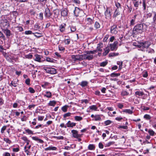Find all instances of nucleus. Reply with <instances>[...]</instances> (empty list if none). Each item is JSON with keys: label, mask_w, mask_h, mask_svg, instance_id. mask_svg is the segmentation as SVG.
<instances>
[{"label": "nucleus", "mask_w": 156, "mask_h": 156, "mask_svg": "<svg viewBox=\"0 0 156 156\" xmlns=\"http://www.w3.org/2000/svg\"><path fill=\"white\" fill-rule=\"evenodd\" d=\"M6 58V59H9V56L5 52H4L3 54H2Z\"/></svg>", "instance_id": "680f3d73"}, {"label": "nucleus", "mask_w": 156, "mask_h": 156, "mask_svg": "<svg viewBox=\"0 0 156 156\" xmlns=\"http://www.w3.org/2000/svg\"><path fill=\"white\" fill-rule=\"evenodd\" d=\"M57 149V148L55 147L50 146L44 149V150L45 151L48 150H53L55 151Z\"/></svg>", "instance_id": "a211bd4d"}, {"label": "nucleus", "mask_w": 156, "mask_h": 156, "mask_svg": "<svg viewBox=\"0 0 156 156\" xmlns=\"http://www.w3.org/2000/svg\"><path fill=\"white\" fill-rule=\"evenodd\" d=\"M104 51H105L103 53V55L105 56L109 53L110 51V49L109 48L106 47L104 49Z\"/></svg>", "instance_id": "6ab92c4d"}, {"label": "nucleus", "mask_w": 156, "mask_h": 156, "mask_svg": "<svg viewBox=\"0 0 156 156\" xmlns=\"http://www.w3.org/2000/svg\"><path fill=\"white\" fill-rule=\"evenodd\" d=\"M108 63L107 61L103 62L100 63V65L101 66L105 67Z\"/></svg>", "instance_id": "58836bf2"}, {"label": "nucleus", "mask_w": 156, "mask_h": 156, "mask_svg": "<svg viewBox=\"0 0 156 156\" xmlns=\"http://www.w3.org/2000/svg\"><path fill=\"white\" fill-rule=\"evenodd\" d=\"M12 1H13L16 2H19L20 3L27 2L28 0H11Z\"/></svg>", "instance_id": "2f4dec72"}, {"label": "nucleus", "mask_w": 156, "mask_h": 156, "mask_svg": "<svg viewBox=\"0 0 156 156\" xmlns=\"http://www.w3.org/2000/svg\"><path fill=\"white\" fill-rule=\"evenodd\" d=\"M87 84L88 83L86 81H83L81 82L80 85L82 87H84L87 86Z\"/></svg>", "instance_id": "bb28decb"}, {"label": "nucleus", "mask_w": 156, "mask_h": 156, "mask_svg": "<svg viewBox=\"0 0 156 156\" xmlns=\"http://www.w3.org/2000/svg\"><path fill=\"white\" fill-rule=\"evenodd\" d=\"M115 144V142L114 141L110 142L106 144L105 147H109L111 145L113 144Z\"/></svg>", "instance_id": "603ef678"}, {"label": "nucleus", "mask_w": 156, "mask_h": 156, "mask_svg": "<svg viewBox=\"0 0 156 156\" xmlns=\"http://www.w3.org/2000/svg\"><path fill=\"white\" fill-rule=\"evenodd\" d=\"M54 60V59L52 58L47 57L46 58V61L48 62H53Z\"/></svg>", "instance_id": "4c0bfd02"}, {"label": "nucleus", "mask_w": 156, "mask_h": 156, "mask_svg": "<svg viewBox=\"0 0 156 156\" xmlns=\"http://www.w3.org/2000/svg\"><path fill=\"white\" fill-rule=\"evenodd\" d=\"M30 79L28 78L27 79L25 80V83L27 85L30 84Z\"/></svg>", "instance_id": "69168bd1"}, {"label": "nucleus", "mask_w": 156, "mask_h": 156, "mask_svg": "<svg viewBox=\"0 0 156 156\" xmlns=\"http://www.w3.org/2000/svg\"><path fill=\"white\" fill-rule=\"evenodd\" d=\"M9 22L6 20H3L0 24V26L2 29L3 27L4 28V29H7V27L9 26Z\"/></svg>", "instance_id": "7ed1b4c3"}, {"label": "nucleus", "mask_w": 156, "mask_h": 156, "mask_svg": "<svg viewBox=\"0 0 156 156\" xmlns=\"http://www.w3.org/2000/svg\"><path fill=\"white\" fill-rule=\"evenodd\" d=\"M81 11H82V10H80V9L79 8L75 7L73 11L75 16L76 17L79 16Z\"/></svg>", "instance_id": "6e6552de"}, {"label": "nucleus", "mask_w": 156, "mask_h": 156, "mask_svg": "<svg viewBox=\"0 0 156 156\" xmlns=\"http://www.w3.org/2000/svg\"><path fill=\"white\" fill-rule=\"evenodd\" d=\"M101 119L100 115H96L94 116V120L95 121H101Z\"/></svg>", "instance_id": "5701e85b"}, {"label": "nucleus", "mask_w": 156, "mask_h": 156, "mask_svg": "<svg viewBox=\"0 0 156 156\" xmlns=\"http://www.w3.org/2000/svg\"><path fill=\"white\" fill-rule=\"evenodd\" d=\"M134 5L136 7H138L139 5V2L138 1H136L133 2Z\"/></svg>", "instance_id": "5fc2aeb1"}, {"label": "nucleus", "mask_w": 156, "mask_h": 156, "mask_svg": "<svg viewBox=\"0 0 156 156\" xmlns=\"http://www.w3.org/2000/svg\"><path fill=\"white\" fill-rule=\"evenodd\" d=\"M68 11L67 9L65 8L62 10L61 12V14L62 16L65 17L67 16L68 15Z\"/></svg>", "instance_id": "f8f14e48"}, {"label": "nucleus", "mask_w": 156, "mask_h": 156, "mask_svg": "<svg viewBox=\"0 0 156 156\" xmlns=\"http://www.w3.org/2000/svg\"><path fill=\"white\" fill-rule=\"evenodd\" d=\"M81 55H76V57L77 58V61H81L83 60V58H81Z\"/></svg>", "instance_id": "3c124183"}, {"label": "nucleus", "mask_w": 156, "mask_h": 156, "mask_svg": "<svg viewBox=\"0 0 156 156\" xmlns=\"http://www.w3.org/2000/svg\"><path fill=\"white\" fill-rule=\"evenodd\" d=\"M9 85L10 86H13L14 87H15L17 86V83L15 81L13 82L12 81Z\"/></svg>", "instance_id": "ea45409f"}, {"label": "nucleus", "mask_w": 156, "mask_h": 156, "mask_svg": "<svg viewBox=\"0 0 156 156\" xmlns=\"http://www.w3.org/2000/svg\"><path fill=\"white\" fill-rule=\"evenodd\" d=\"M151 44V43L149 41H145L144 42H141V45L144 48H147Z\"/></svg>", "instance_id": "9d476101"}, {"label": "nucleus", "mask_w": 156, "mask_h": 156, "mask_svg": "<svg viewBox=\"0 0 156 156\" xmlns=\"http://www.w3.org/2000/svg\"><path fill=\"white\" fill-rule=\"evenodd\" d=\"M95 52H96V51H95V50L93 51H88L86 52H87V54L89 55H90V54H94Z\"/></svg>", "instance_id": "6e6d98bb"}, {"label": "nucleus", "mask_w": 156, "mask_h": 156, "mask_svg": "<svg viewBox=\"0 0 156 156\" xmlns=\"http://www.w3.org/2000/svg\"><path fill=\"white\" fill-rule=\"evenodd\" d=\"M123 112L127 113L130 114H131L133 113V112L129 109H125L123 111Z\"/></svg>", "instance_id": "473e14b6"}, {"label": "nucleus", "mask_w": 156, "mask_h": 156, "mask_svg": "<svg viewBox=\"0 0 156 156\" xmlns=\"http://www.w3.org/2000/svg\"><path fill=\"white\" fill-rule=\"evenodd\" d=\"M53 137L55 138H56L58 140H62L63 139L64 137L63 136H53Z\"/></svg>", "instance_id": "e2e57ef3"}, {"label": "nucleus", "mask_w": 156, "mask_h": 156, "mask_svg": "<svg viewBox=\"0 0 156 156\" xmlns=\"http://www.w3.org/2000/svg\"><path fill=\"white\" fill-rule=\"evenodd\" d=\"M110 33L112 34H116L118 33V29L117 26L116 24H114L111 26L110 28Z\"/></svg>", "instance_id": "20e7f679"}, {"label": "nucleus", "mask_w": 156, "mask_h": 156, "mask_svg": "<svg viewBox=\"0 0 156 156\" xmlns=\"http://www.w3.org/2000/svg\"><path fill=\"white\" fill-rule=\"evenodd\" d=\"M144 24L143 23L137 24L136 25L133 29V32L134 34H141L144 31Z\"/></svg>", "instance_id": "f257e3e1"}, {"label": "nucleus", "mask_w": 156, "mask_h": 156, "mask_svg": "<svg viewBox=\"0 0 156 156\" xmlns=\"http://www.w3.org/2000/svg\"><path fill=\"white\" fill-rule=\"evenodd\" d=\"M28 90L30 93H34L35 92V90L32 87H30L28 89Z\"/></svg>", "instance_id": "49530a36"}, {"label": "nucleus", "mask_w": 156, "mask_h": 156, "mask_svg": "<svg viewBox=\"0 0 156 156\" xmlns=\"http://www.w3.org/2000/svg\"><path fill=\"white\" fill-rule=\"evenodd\" d=\"M6 126H4L1 129V133H4V131L6 129Z\"/></svg>", "instance_id": "4d7b16f0"}, {"label": "nucleus", "mask_w": 156, "mask_h": 156, "mask_svg": "<svg viewBox=\"0 0 156 156\" xmlns=\"http://www.w3.org/2000/svg\"><path fill=\"white\" fill-rule=\"evenodd\" d=\"M3 140L7 143L10 144L12 143L11 141L8 138H4Z\"/></svg>", "instance_id": "e433bc0d"}, {"label": "nucleus", "mask_w": 156, "mask_h": 156, "mask_svg": "<svg viewBox=\"0 0 156 156\" xmlns=\"http://www.w3.org/2000/svg\"><path fill=\"white\" fill-rule=\"evenodd\" d=\"M100 25L99 23L97 22L95 23L94 27L96 29H98L100 27Z\"/></svg>", "instance_id": "37998d69"}, {"label": "nucleus", "mask_w": 156, "mask_h": 156, "mask_svg": "<svg viewBox=\"0 0 156 156\" xmlns=\"http://www.w3.org/2000/svg\"><path fill=\"white\" fill-rule=\"evenodd\" d=\"M126 6L127 7V9H128V11L129 13H130L132 9V7L131 6H129L128 5H126Z\"/></svg>", "instance_id": "864d4df0"}, {"label": "nucleus", "mask_w": 156, "mask_h": 156, "mask_svg": "<svg viewBox=\"0 0 156 156\" xmlns=\"http://www.w3.org/2000/svg\"><path fill=\"white\" fill-rule=\"evenodd\" d=\"M71 132L72 133L73 137H74L75 138L81 137L83 135L82 134H78V131L76 130H72L71 131Z\"/></svg>", "instance_id": "39448f33"}, {"label": "nucleus", "mask_w": 156, "mask_h": 156, "mask_svg": "<svg viewBox=\"0 0 156 156\" xmlns=\"http://www.w3.org/2000/svg\"><path fill=\"white\" fill-rule=\"evenodd\" d=\"M76 125V123L74 122H71L70 121H69L66 124V125L68 127H73L75 126Z\"/></svg>", "instance_id": "4468645a"}, {"label": "nucleus", "mask_w": 156, "mask_h": 156, "mask_svg": "<svg viewBox=\"0 0 156 156\" xmlns=\"http://www.w3.org/2000/svg\"><path fill=\"white\" fill-rule=\"evenodd\" d=\"M71 114H73V113H71L70 112H68L67 113H65L63 115V118H65L67 117L70 116Z\"/></svg>", "instance_id": "f704fd0d"}, {"label": "nucleus", "mask_w": 156, "mask_h": 156, "mask_svg": "<svg viewBox=\"0 0 156 156\" xmlns=\"http://www.w3.org/2000/svg\"><path fill=\"white\" fill-rule=\"evenodd\" d=\"M135 20L134 19H132L130 21V25L133 26L135 24Z\"/></svg>", "instance_id": "774afa93"}, {"label": "nucleus", "mask_w": 156, "mask_h": 156, "mask_svg": "<svg viewBox=\"0 0 156 156\" xmlns=\"http://www.w3.org/2000/svg\"><path fill=\"white\" fill-rule=\"evenodd\" d=\"M54 13L55 16L58 17L59 14V11L58 9H55L54 11Z\"/></svg>", "instance_id": "cd10ccee"}, {"label": "nucleus", "mask_w": 156, "mask_h": 156, "mask_svg": "<svg viewBox=\"0 0 156 156\" xmlns=\"http://www.w3.org/2000/svg\"><path fill=\"white\" fill-rule=\"evenodd\" d=\"M120 74L116 73H112L110 74V76L111 77L117 76H120Z\"/></svg>", "instance_id": "a18cd8bd"}, {"label": "nucleus", "mask_w": 156, "mask_h": 156, "mask_svg": "<svg viewBox=\"0 0 156 156\" xmlns=\"http://www.w3.org/2000/svg\"><path fill=\"white\" fill-rule=\"evenodd\" d=\"M70 39H66L64 41V43L66 44H68L70 43Z\"/></svg>", "instance_id": "13d9d810"}, {"label": "nucleus", "mask_w": 156, "mask_h": 156, "mask_svg": "<svg viewBox=\"0 0 156 156\" xmlns=\"http://www.w3.org/2000/svg\"><path fill=\"white\" fill-rule=\"evenodd\" d=\"M25 34L26 35L34 34V33H33L31 30H27L25 32Z\"/></svg>", "instance_id": "c03bdc74"}, {"label": "nucleus", "mask_w": 156, "mask_h": 156, "mask_svg": "<svg viewBox=\"0 0 156 156\" xmlns=\"http://www.w3.org/2000/svg\"><path fill=\"white\" fill-rule=\"evenodd\" d=\"M2 30L6 36L7 38H9L11 34L10 31L7 29H2Z\"/></svg>", "instance_id": "9b49d317"}, {"label": "nucleus", "mask_w": 156, "mask_h": 156, "mask_svg": "<svg viewBox=\"0 0 156 156\" xmlns=\"http://www.w3.org/2000/svg\"><path fill=\"white\" fill-rule=\"evenodd\" d=\"M90 109L92 110H94L95 111L97 110L98 108L95 105H92L89 107Z\"/></svg>", "instance_id": "c756f323"}, {"label": "nucleus", "mask_w": 156, "mask_h": 156, "mask_svg": "<svg viewBox=\"0 0 156 156\" xmlns=\"http://www.w3.org/2000/svg\"><path fill=\"white\" fill-rule=\"evenodd\" d=\"M87 20L90 24H92L93 23V20L90 18H88L87 19Z\"/></svg>", "instance_id": "052dcab7"}, {"label": "nucleus", "mask_w": 156, "mask_h": 156, "mask_svg": "<svg viewBox=\"0 0 156 156\" xmlns=\"http://www.w3.org/2000/svg\"><path fill=\"white\" fill-rule=\"evenodd\" d=\"M0 39H2L3 40L5 39V37L2 32L0 31Z\"/></svg>", "instance_id": "c9c22d12"}, {"label": "nucleus", "mask_w": 156, "mask_h": 156, "mask_svg": "<svg viewBox=\"0 0 156 156\" xmlns=\"http://www.w3.org/2000/svg\"><path fill=\"white\" fill-rule=\"evenodd\" d=\"M103 44L102 43H99L98 44V46L96 50L95 51H96V52L98 51H102V49L101 48L102 47V45Z\"/></svg>", "instance_id": "f3484780"}, {"label": "nucleus", "mask_w": 156, "mask_h": 156, "mask_svg": "<svg viewBox=\"0 0 156 156\" xmlns=\"http://www.w3.org/2000/svg\"><path fill=\"white\" fill-rule=\"evenodd\" d=\"M105 15L106 19H108L111 18V11L108 7L106 8V9L105 12Z\"/></svg>", "instance_id": "423d86ee"}, {"label": "nucleus", "mask_w": 156, "mask_h": 156, "mask_svg": "<svg viewBox=\"0 0 156 156\" xmlns=\"http://www.w3.org/2000/svg\"><path fill=\"white\" fill-rule=\"evenodd\" d=\"M56 104V102L54 101H50L48 103V105L50 106H54Z\"/></svg>", "instance_id": "a878e982"}, {"label": "nucleus", "mask_w": 156, "mask_h": 156, "mask_svg": "<svg viewBox=\"0 0 156 156\" xmlns=\"http://www.w3.org/2000/svg\"><path fill=\"white\" fill-rule=\"evenodd\" d=\"M43 69L46 73L50 74H55L57 73L56 69L53 68L45 67H43Z\"/></svg>", "instance_id": "f03ea898"}, {"label": "nucleus", "mask_w": 156, "mask_h": 156, "mask_svg": "<svg viewBox=\"0 0 156 156\" xmlns=\"http://www.w3.org/2000/svg\"><path fill=\"white\" fill-rule=\"evenodd\" d=\"M98 146L100 148L103 149L104 147V146L102 143L101 142L99 143L98 144Z\"/></svg>", "instance_id": "338daca9"}, {"label": "nucleus", "mask_w": 156, "mask_h": 156, "mask_svg": "<svg viewBox=\"0 0 156 156\" xmlns=\"http://www.w3.org/2000/svg\"><path fill=\"white\" fill-rule=\"evenodd\" d=\"M144 119H146L149 120L150 119H151V117L150 115L148 114L145 115L144 117Z\"/></svg>", "instance_id": "09e8293b"}, {"label": "nucleus", "mask_w": 156, "mask_h": 156, "mask_svg": "<svg viewBox=\"0 0 156 156\" xmlns=\"http://www.w3.org/2000/svg\"><path fill=\"white\" fill-rule=\"evenodd\" d=\"M74 118L77 121H80L83 119L82 117L80 116H75Z\"/></svg>", "instance_id": "7c9ffc66"}, {"label": "nucleus", "mask_w": 156, "mask_h": 156, "mask_svg": "<svg viewBox=\"0 0 156 156\" xmlns=\"http://www.w3.org/2000/svg\"><path fill=\"white\" fill-rule=\"evenodd\" d=\"M70 29L71 31L74 32L76 30V29L75 26H72L70 27Z\"/></svg>", "instance_id": "0e129e2a"}, {"label": "nucleus", "mask_w": 156, "mask_h": 156, "mask_svg": "<svg viewBox=\"0 0 156 156\" xmlns=\"http://www.w3.org/2000/svg\"><path fill=\"white\" fill-rule=\"evenodd\" d=\"M35 58L34 59V60L38 62H41V58H42V56L38 54H36L35 55Z\"/></svg>", "instance_id": "dca6fc26"}, {"label": "nucleus", "mask_w": 156, "mask_h": 156, "mask_svg": "<svg viewBox=\"0 0 156 156\" xmlns=\"http://www.w3.org/2000/svg\"><path fill=\"white\" fill-rule=\"evenodd\" d=\"M44 96L48 98H50L52 96V94L51 92L47 91L46 92V94H44Z\"/></svg>", "instance_id": "412c9836"}, {"label": "nucleus", "mask_w": 156, "mask_h": 156, "mask_svg": "<svg viewBox=\"0 0 156 156\" xmlns=\"http://www.w3.org/2000/svg\"><path fill=\"white\" fill-rule=\"evenodd\" d=\"M25 131L26 133H27L28 134H33V132L30 130L27 129H26Z\"/></svg>", "instance_id": "8fccbe9b"}, {"label": "nucleus", "mask_w": 156, "mask_h": 156, "mask_svg": "<svg viewBox=\"0 0 156 156\" xmlns=\"http://www.w3.org/2000/svg\"><path fill=\"white\" fill-rule=\"evenodd\" d=\"M118 43L117 41H115L112 44H110V48L112 51H114L117 49V45Z\"/></svg>", "instance_id": "1a4fd4ad"}, {"label": "nucleus", "mask_w": 156, "mask_h": 156, "mask_svg": "<svg viewBox=\"0 0 156 156\" xmlns=\"http://www.w3.org/2000/svg\"><path fill=\"white\" fill-rule=\"evenodd\" d=\"M93 56L92 55H89V54H87L86 59H87L89 60H90L93 59Z\"/></svg>", "instance_id": "393cba45"}, {"label": "nucleus", "mask_w": 156, "mask_h": 156, "mask_svg": "<svg viewBox=\"0 0 156 156\" xmlns=\"http://www.w3.org/2000/svg\"><path fill=\"white\" fill-rule=\"evenodd\" d=\"M119 14H120V12L119 11V10L118 9H116L114 13V15H113V17L115 18Z\"/></svg>", "instance_id": "aec40b11"}, {"label": "nucleus", "mask_w": 156, "mask_h": 156, "mask_svg": "<svg viewBox=\"0 0 156 156\" xmlns=\"http://www.w3.org/2000/svg\"><path fill=\"white\" fill-rule=\"evenodd\" d=\"M119 55V53H111L109 54V57H112L114 56H117L118 55Z\"/></svg>", "instance_id": "72a5a7b5"}, {"label": "nucleus", "mask_w": 156, "mask_h": 156, "mask_svg": "<svg viewBox=\"0 0 156 156\" xmlns=\"http://www.w3.org/2000/svg\"><path fill=\"white\" fill-rule=\"evenodd\" d=\"M45 16L47 18H49L52 15V13L50 12V10L48 8L45 9Z\"/></svg>", "instance_id": "0eeeda50"}, {"label": "nucleus", "mask_w": 156, "mask_h": 156, "mask_svg": "<svg viewBox=\"0 0 156 156\" xmlns=\"http://www.w3.org/2000/svg\"><path fill=\"white\" fill-rule=\"evenodd\" d=\"M95 148V145L93 144H90L88 147V149L90 150H94Z\"/></svg>", "instance_id": "4be33fe9"}, {"label": "nucleus", "mask_w": 156, "mask_h": 156, "mask_svg": "<svg viewBox=\"0 0 156 156\" xmlns=\"http://www.w3.org/2000/svg\"><path fill=\"white\" fill-rule=\"evenodd\" d=\"M112 122V121L108 120L105 121L104 124H105V126H108Z\"/></svg>", "instance_id": "79ce46f5"}, {"label": "nucleus", "mask_w": 156, "mask_h": 156, "mask_svg": "<svg viewBox=\"0 0 156 156\" xmlns=\"http://www.w3.org/2000/svg\"><path fill=\"white\" fill-rule=\"evenodd\" d=\"M87 54H85L83 55H81V58H83V60H85L86 59V57H87Z\"/></svg>", "instance_id": "bf43d9fd"}, {"label": "nucleus", "mask_w": 156, "mask_h": 156, "mask_svg": "<svg viewBox=\"0 0 156 156\" xmlns=\"http://www.w3.org/2000/svg\"><path fill=\"white\" fill-rule=\"evenodd\" d=\"M68 107V105H66L62 107L61 109L64 112H66L67 111V109Z\"/></svg>", "instance_id": "b1692460"}, {"label": "nucleus", "mask_w": 156, "mask_h": 156, "mask_svg": "<svg viewBox=\"0 0 156 156\" xmlns=\"http://www.w3.org/2000/svg\"><path fill=\"white\" fill-rule=\"evenodd\" d=\"M66 26V24L65 23H63L60 25L59 28L61 32H63L65 31Z\"/></svg>", "instance_id": "ddd939ff"}, {"label": "nucleus", "mask_w": 156, "mask_h": 156, "mask_svg": "<svg viewBox=\"0 0 156 156\" xmlns=\"http://www.w3.org/2000/svg\"><path fill=\"white\" fill-rule=\"evenodd\" d=\"M148 132L149 133L150 135L151 136H154L155 133L151 129L149 130Z\"/></svg>", "instance_id": "de8ad7c7"}, {"label": "nucleus", "mask_w": 156, "mask_h": 156, "mask_svg": "<svg viewBox=\"0 0 156 156\" xmlns=\"http://www.w3.org/2000/svg\"><path fill=\"white\" fill-rule=\"evenodd\" d=\"M71 56L73 61L74 62H76L77 61V58L76 57V55H72Z\"/></svg>", "instance_id": "c85d7f7f"}, {"label": "nucleus", "mask_w": 156, "mask_h": 156, "mask_svg": "<svg viewBox=\"0 0 156 156\" xmlns=\"http://www.w3.org/2000/svg\"><path fill=\"white\" fill-rule=\"evenodd\" d=\"M144 94V93L143 92L140 91H137L135 92V95L137 97H139L140 96H142Z\"/></svg>", "instance_id": "2eb2a0df"}, {"label": "nucleus", "mask_w": 156, "mask_h": 156, "mask_svg": "<svg viewBox=\"0 0 156 156\" xmlns=\"http://www.w3.org/2000/svg\"><path fill=\"white\" fill-rule=\"evenodd\" d=\"M129 93L127 91L125 90H123L121 92V95L122 96H126L129 95Z\"/></svg>", "instance_id": "a19ab883"}]
</instances>
